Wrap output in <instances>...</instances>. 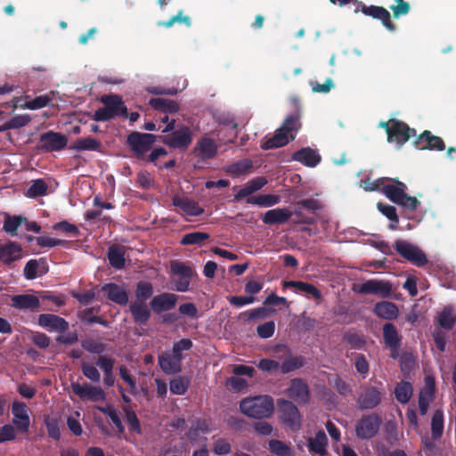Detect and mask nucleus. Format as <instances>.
Segmentation results:
<instances>
[{"instance_id":"62","label":"nucleus","mask_w":456,"mask_h":456,"mask_svg":"<svg viewBox=\"0 0 456 456\" xmlns=\"http://www.w3.org/2000/svg\"><path fill=\"white\" fill-rule=\"evenodd\" d=\"M295 216V218L292 220L294 224H314L315 222V219L313 216L303 213L302 208L296 204L294 211L292 212V216Z\"/></svg>"},{"instance_id":"16","label":"nucleus","mask_w":456,"mask_h":456,"mask_svg":"<svg viewBox=\"0 0 456 456\" xmlns=\"http://www.w3.org/2000/svg\"><path fill=\"white\" fill-rule=\"evenodd\" d=\"M38 325L52 332L64 333L69 328V322L62 317L53 314H41L38 316Z\"/></svg>"},{"instance_id":"31","label":"nucleus","mask_w":456,"mask_h":456,"mask_svg":"<svg viewBox=\"0 0 456 456\" xmlns=\"http://www.w3.org/2000/svg\"><path fill=\"white\" fill-rule=\"evenodd\" d=\"M295 136L293 134L289 135L281 128L275 131V134L262 142L261 148L263 150H271L280 148L287 145L290 141H293Z\"/></svg>"},{"instance_id":"25","label":"nucleus","mask_w":456,"mask_h":456,"mask_svg":"<svg viewBox=\"0 0 456 456\" xmlns=\"http://www.w3.org/2000/svg\"><path fill=\"white\" fill-rule=\"evenodd\" d=\"M11 305L18 310L35 311L40 306L39 298L32 294L14 295L11 297Z\"/></svg>"},{"instance_id":"21","label":"nucleus","mask_w":456,"mask_h":456,"mask_svg":"<svg viewBox=\"0 0 456 456\" xmlns=\"http://www.w3.org/2000/svg\"><path fill=\"white\" fill-rule=\"evenodd\" d=\"M151 311L150 304L148 305L146 302L132 301L129 305L133 321L140 326L147 325L151 316Z\"/></svg>"},{"instance_id":"40","label":"nucleus","mask_w":456,"mask_h":456,"mask_svg":"<svg viewBox=\"0 0 456 456\" xmlns=\"http://www.w3.org/2000/svg\"><path fill=\"white\" fill-rule=\"evenodd\" d=\"M43 265H40L39 261L37 259H30L27 262L23 274L27 280H34L37 276H41L47 272V268L45 266V262H42Z\"/></svg>"},{"instance_id":"23","label":"nucleus","mask_w":456,"mask_h":456,"mask_svg":"<svg viewBox=\"0 0 456 456\" xmlns=\"http://www.w3.org/2000/svg\"><path fill=\"white\" fill-rule=\"evenodd\" d=\"M292 159L306 167H314L321 162L322 157L317 151L304 147L292 154Z\"/></svg>"},{"instance_id":"35","label":"nucleus","mask_w":456,"mask_h":456,"mask_svg":"<svg viewBox=\"0 0 456 456\" xmlns=\"http://www.w3.org/2000/svg\"><path fill=\"white\" fill-rule=\"evenodd\" d=\"M267 183V180L263 177H256L248 182L235 195L234 200L240 201L243 198L249 197L255 191L262 189Z\"/></svg>"},{"instance_id":"1","label":"nucleus","mask_w":456,"mask_h":456,"mask_svg":"<svg viewBox=\"0 0 456 456\" xmlns=\"http://www.w3.org/2000/svg\"><path fill=\"white\" fill-rule=\"evenodd\" d=\"M407 185L395 178L387 182L384 185L383 194L393 203L402 206L403 208L414 211L420 205L419 200L412 196H410L407 191Z\"/></svg>"},{"instance_id":"46","label":"nucleus","mask_w":456,"mask_h":456,"mask_svg":"<svg viewBox=\"0 0 456 456\" xmlns=\"http://www.w3.org/2000/svg\"><path fill=\"white\" fill-rule=\"evenodd\" d=\"M153 286L149 281H139L136 284L135 290H134V296L135 300L134 301H142L146 302L148 299H150L153 295Z\"/></svg>"},{"instance_id":"28","label":"nucleus","mask_w":456,"mask_h":456,"mask_svg":"<svg viewBox=\"0 0 456 456\" xmlns=\"http://www.w3.org/2000/svg\"><path fill=\"white\" fill-rule=\"evenodd\" d=\"M101 102L115 117L127 116V108L119 95H103L101 98Z\"/></svg>"},{"instance_id":"5","label":"nucleus","mask_w":456,"mask_h":456,"mask_svg":"<svg viewBox=\"0 0 456 456\" xmlns=\"http://www.w3.org/2000/svg\"><path fill=\"white\" fill-rule=\"evenodd\" d=\"M160 141L172 149L184 151L192 142V131L185 125H178L175 131L160 136Z\"/></svg>"},{"instance_id":"39","label":"nucleus","mask_w":456,"mask_h":456,"mask_svg":"<svg viewBox=\"0 0 456 456\" xmlns=\"http://www.w3.org/2000/svg\"><path fill=\"white\" fill-rule=\"evenodd\" d=\"M211 430L212 428L210 420L205 418H200L193 422V424L191 425L188 431L187 436L189 439L196 440L199 437L200 433L208 434L211 432Z\"/></svg>"},{"instance_id":"48","label":"nucleus","mask_w":456,"mask_h":456,"mask_svg":"<svg viewBox=\"0 0 456 456\" xmlns=\"http://www.w3.org/2000/svg\"><path fill=\"white\" fill-rule=\"evenodd\" d=\"M304 364L305 358L303 356H289L281 364V372L282 374L289 373L302 368Z\"/></svg>"},{"instance_id":"12","label":"nucleus","mask_w":456,"mask_h":456,"mask_svg":"<svg viewBox=\"0 0 456 456\" xmlns=\"http://www.w3.org/2000/svg\"><path fill=\"white\" fill-rule=\"evenodd\" d=\"M393 286L390 281L372 279L362 283L358 291L364 295H376L382 298H389Z\"/></svg>"},{"instance_id":"27","label":"nucleus","mask_w":456,"mask_h":456,"mask_svg":"<svg viewBox=\"0 0 456 456\" xmlns=\"http://www.w3.org/2000/svg\"><path fill=\"white\" fill-rule=\"evenodd\" d=\"M114 364L115 360L107 355H99L96 361V365L103 371V383L107 387L115 384Z\"/></svg>"},{"instance_id":"51","label":"nucleus","mask_w":456,"mask_h":456,"mask_svg":"<svg viewBox=\"0 0 456 456\" xmlns=\"http://www.w3.org/2000/svg\"><path fill=\"white\" fill-rule=\"evenodd\" d=\"M171 272L173 274L180 275L183 278H193L197 275L192 267L180 261H174L171 263Z\"/></svg>"},{"instance_id":"14","label":"nucleus","mask_w":456,"mask_h":456,"mask_svg":"<svg viewBox=\"0 0 456 456\" xmlns=\"http://www.w3.org/2000/svg\"><path fill=\"white\" fill-rule=\"evenodd\" d=\"M28 407L23 402L15 401L12 404V413L13 415V427L20 433L28 432L30 426V418L28 415Z\"/></svg>"},{"instance_id":"64","label":"nucleus","mask_w":456,"mask_h":456,"mask_svg":"<svg viewBox=\"0 0 456 456\" xmlns=\"http://www.w3.org/2000/svg\"><path fill=\"white\" fill-rule=\"evenodd\" d=\"M212 452L216 455H227L232 452V445L225 438L216 439L212 447Z\"/></svg>"},{"instance_id":"38","label":"nucleus","mask_w":456,"mask_h":456,"mask_svg":"<svg viewBox=\"0 0 456 456\" xmlns=\"http://www.w3.org/2000/svg\"><path fill=\"white\" fill-rule=\"evenodd\" d=\"M275 309L268 308L265 306L257 307L255 309H251L240 314V316L246 322H251L256 320H264L275 313Z\"/></svg>"},{"instance_id":"60","label":"nucleus","mask_w":456,"mask_h":456,"mask_svg":"<svg viewBox=\"0 0 456 456\" xmlns=\"http://www.w3.org/2000/svg\"><path fill=\"white\" fill-rule=\"evenodd\" d=\"M82 347L91 354H97L99 355H102V353L106 351V344L102 342H97L94 339H86L82 341L81 343Z\"/></svg>"},{"instance_id":"6","label":"nucleus","mask_w":456,"mask_h":456,"mask_svg":"<svg viewBox=\"0 0 456 456\" xmlns=\"http://www.w3.org/2000/svg\"><path fill=\"white\" fill-rule=\"evenodd\" d=\"M394 248L402 257L418 267H422L428 262L426 254L419 247L406 240H395Z\"/></svg>"},{"instance_id":"3","label":"nucleus","mask_w":456,"mask_h":456,"mask_svg":"<svg viewBox=\"0 0 456 456\" xmlns=\"http://www.w3.org/2000/svg\"><path fill=\"white\" fill-rule=\"evenodd\" d=\"M385 395L382 384L379 387L364 384L360 387L356 403L361 410H372L380 404Z\"/></svg>"},{"instance_id":"63","label":"nucleus","mask_w":456,"mask_h":456,"mask_svg":"<svg viewBox=\"0 0 456 456\" xmlns=\"http://www.w3.org/2000/svg\"><path fill=\"white\" fill-rule=\"evenodd\" d=\"M81 370L83 375L94 383H99L101 380V373L98 369L93 364L83 362L81 364Z\"/></svg>"},{"instance_id":"10","label":"nucleus","mask_w":456,"mask_h":456,"mask_svg":"<svg viewBox=\"0 0 456 456\" xmlns=\"http://www.w3.org/2000/svg\"><path fill=\"white\" fill-rule=\"evenodd\" d=\"M70 387L72 392L82 400L96 403L103 402L106 399V393L100 386H93L88 383L81 385L78 382H72Z\"/></svg>"},{"instance_id":"24","label":"nucleus","mask_w":456,"mask_h":456,"mask_svg":"<svg viewBox=\"0 0 456 456\" xmlns=\"http://www.w3.org/2000/svg\"><path fill=\"white\" fill-rule=\"evenodd\" d=\"M101 290L106 294L109 300L120 305H126L128 303V294L125 289L116 283H106Z\"/></svg>"},{"instance_id":"13","label":"nucleus","mask_w":456,"mask_h":456,"mask_svg":"<svg viewBox=\"0 0 456 456\" xmlns=\"http://www.w3.org/2000/svg\"><path fill=\"white\" fill-rule=\"evenodd\" d=\"M383 340L390 350V357L396 359L399 356V350L402 345V336L392 322H386L382 328Z\"/></svg>"},{"instance_id":"44","label":"nucleus","mask_w":456,"mask_h":456,"mask_svg":"<svg viewBox=\"0 0 456 456\" xmlns=\"http://www.w3.org/2000/svg\"><path fill=\"white\" fill-rule=\"evenodd\" d=\"M444 412L442 410H436L431 419V434L434 440L441 438L444 433Z\"/></svg>"},{"instance_id":"22","label":"nucleus","mask_w":456,"mask_h":456,"mask_svg":"<svg viewBox=\"0 0 456 456\" xmlns=\"http://www.w3.org/2000/svg\"><path fill=\"white\" fill-rule=\"evenodd\" d=\"M362 12L366 15L382 21V24L390 31L395 29V25L391 21L390 12L384 7L377 5L367 6L362 4Z\"/></svg>"},{"instance_id":"32","label":"nucleus","mask_w":456,"mask_h":456,"mask_svg":"<svg viewBox=\"0 0 456 456\" xmlns=\"http://www.w3.org/2000/svg\"><path fill=\"white\" fill-rule=\"evenodd\" d=\"M126 251L123 246L113 244L108 248L107 257L110 265L117 269L121 270L126 265L125 258Z\"/></svg>"},{"instance_id":"47","label":"nucleus","mask_w":456,"mask_h":456,"mask_svg":"<svg viewBox=\"0 0 456 456\" xmlns=\"http://www.w3.org/2000/svg\"><path fill=\"white\" fill-rule=\"evenodd\" d=\"M210 235L208 232H194L186 233L183 236L180 243L185 245H202L206 240H209Z\"/></svg>"},{"instance_id":"8","label":"nucleus","mask_w":456,"mask_h":456,"mask_svg":"<svg viewBox=\"0 0 456 456\" xmlns=\"http://www.w3.org/2000/svg\"><path fill=\"white\" fill-rule=\"evenodd\" d=\"M380 425L381 419L378 414L363 415L355 426L356 436L362 440L371 439L378 434Z\"/></svg>"},{"instance_id":"49","label":"nucleus","mask_w":456,"mask_h":456,"mask_svg":"<svg viewBox=\"0 0 456 456\" xmlns=\"http://www.w3.org/2000/svg\"><path fill=\"white\" fill-rule=\"evenodd\" d=\"M301 127L300 114L298 111L289 115L280 127L289 135L292 132H297Z\"/></svg>"},{"instance_id":"36","label":"nucleus","mask_w":456,"mask_h":456,"mask_svg":"<svg viewBox=\"0 0 456 456\" xmlns=\"http://www.w3.org/2000/svg\"><path fill=\"white\" fill-rule=\"evenodd\" d=\"M160 369L166 374H175L182 370V362H177L174 354H164L158 359Z\"/></svg>"},{"instance_id":"42","label":"nucleus","mask_w":456,"mask_h":456,"mask_svg":"<svg viewBox=\"0 0 456 456\" xmlns=\"http://www.w3.org/2000/svg\"><path fill=\"white\" fill-rule=\"evenodd\" d=\"M102 148V143L100 141L93 138V137H86L77 139L75 143L70 146L71 150H76L77 151H100Z\"/></svg>"},{"instance_id":"43","label":"nucleus","mask_w":456,"mask_h":456,"mask_svg":"<svg viewBox=\"0 0 456 456\" xmlns=\"http://www.w3.org/2000/svg\"><path fill=\"white\" fill-rule=\"evenodd\" d=\"M281 198L274 194L256 195L247 198L248 204L257 205L260 207H272L280 202Z\"/></svg>"},{"instance_id":"18","label":"nucleus","mask_w":456,"mask_h":456,"mask_svg":"<svg viewBox=\"0 0 456 456\" xmlns=\"http://www.w3.org/2000/svg\"><path fill=\"white\" fill-rule=\"evenodd\" d=\"M414 144L420 150L441 151L445 149V144L443 139L439 136L433 135L428 130H425L420 134L414 141Z\"/></svg>"},{"instance_id":"15","label":"nucleus","mask_w":456,"mask_h":456,"mask_svg":"<svg viewBox=\"0 0 456 456\" xmlns=\"http://www.w3.org/2000/svg\"><path fill=\"white\" fill-rule=\"evenodd\" d=\"M178 298L179 297L176 294L164 292L151 298L150 307L154 314H160L175 308Z\"/></svg>"},{"instance_id":"17","label":"nucleus","mask_w":456,"mask_h":456,"mask_svg":"<svg viewBox=\"0 0 456 456\" xmlns=\"http://www.w3.org/2000/svg\"><path fill=\"white\" fill-rule=\"evenodd\" d=\"M172 204L179 208L183 216H199L204 213V208L198 202L185 196L175 194L172 197Z\"/></svg>"},{"instance_id":"2","label":"nucleus","mask_w":456,"mask_h":456,"mask_svg":"<svg viewBox=\"0 0 456 456\" xmlns=\"http://www.w3.org/2000/svg\"><path fill=\"white\" fill-rule=\"evenodd\" d=\"M240 409L248 417L260 419L267 418L272 414L273 401L268 395L245 398L241 400Z\"/></svg>"},{"instance_id":"50","label":"nucleus","mask_w":456,"mask_h":456,"mask_svg":"<svg viewBox=\"0 0 456 456\" xmlns=\"http://www.w3.org/2000/svg\"><path fill=\"white\" fill-rule=\"evenodd\" d=\"M170 391L174 395H184L190 386V380L188 378L183 376L176 377L170 380Z\"/></svg>"},{"instance_id":"56","label":"nucleus","mask_w":456,"mask_h":456,"mask_svg":"<svg viewBox=\"0 0 456 456\" xmlns=\"http://www.w3.org/2000/svg\"><path fill=\"white\" fill-rule=\"evenodd\" d=\"M175 22L183 23L187 27H191V18L188 15H183V11L180 10L176 15L171 17L169 20L159 21L158 26L171 28Z\"/></svg>"},{"instance_id":"53","label":"nucleus","mask_w":456,"mask_h":456,"mask_svg":"<svg viewBox=\"0 0 456 456\" xmlns=\"http://www.w3.org/2000/svg\"><path fill=\"white\" fill-rule=\"evenodd\" d=\"M437 322L441 328L451 330L456 322V317L452 315V310L450 308L445 307L438 314Z\"/></svg>"},{"instance_id":"52","label":"nucleus","mask_w":456,"mask_h":456,"mask_svg":"<svg viewBox=\"0 0 456 456\" xmlns=\"http://www.w3.org/2000/svg\"><path fill=\"white\" fill-rule=\"evenodd\" d=\"M192 346L193 343L190 338H182L174 343L172 354L175 355V359L177 360V362H182L183 359V351L191 350Z\"/></svg>"},{"instance_id":"11","label":"nucleus","mask_w":456,"mask_h":456,"mask_svg":"<svg viewBox=\"0 0 456 456\" xmlns=\"http://www.w3.org/2000/svg\"><path fill=\"white\" fill-rule=\"evenodd\" d=\"M416 136V130L411 128L405 122L392 118V126L387 134V142H395L402 147L411 137Z\"/></svg>"},{"instance_id":"61","label":"nucleus","mask_w":456,"mask_h":456,"mask_svg":"<svg viewBox=\"0 0 456 456\" xmlns=\"http://www.w3.org/2000/svg\"><path fill=\"white\" fill-rule=\"evenodd\" d=\"M124 411L126 414V419L129 426V430L139 435L142 434L140 420L137 418L136 413L129 408H125Z\"/></svg>"},{"instance_id":"19","label":"nucleus","mask_w":456,"mask_h":456,"mask_svg":"<svg viewBox=\"0 0 456 456\" xmlns=\"http://www.w3.org/2000/svg\"><path fill=\"white\" fill-rule=\"evenodd\" d=\"M287 395L297 403H306L309 401L310 394L307 384L301 379H293L289 387L286 390Z\"/></svg>"},{"instance_id":"45","label":"nucleus","mask_w":456,"mask_h":456,"mask_svg":"<svg viewBox=\"0 0 456 456\" xmlns=\"http://www.w3.org/2000/svg\"><path fill=\"white\" fill-rule=\"evenodd\" d=\"M413 393L412 386L408 381H402L399 383L395 390L396 400L401 403H407Z\"/></svg>"},{"instance_id":"33","label":"nucleus","mask_w":456,"mask_h":456,"mask_svg":"<svg viewBox=\"0 0 456 456\" xmlns=\"http://www.w3.org/2000/svg\"><path fill=\"white\" fill-rule=\"evenodd\" d=\"M282 287L284 289H296L300 292H305L312 296L316 300L322 298V292L314 285L301 281H284Z\"/></svg>"},{"instance_id":"37","label":"nucleus","mask_w":456,"mask_h":456,"mask_svg":"<svg viewBox=\"0 0 456 456\" xmlns=\"http://www.w3.org/2000/svg\"><path fill=\"white\" fill-rule=\"evenodd\" d=\"M328 438L323 430H319L314 438L308 440V449L310 452L324 456L326 454V446Z\"/></svg>"},{"instance_id":"34","label":"nucleus","mask_w":456,"mask_h":456,"mask_svg":"<svg viewBox=\"0 0 456 456\" xmlns=\"http://www.w3.org/2000/svg\"><path fill=\"white\" fill-rule=\"evenodd\" d=\"M149 104L156 110L163 112L164 114H175L180 110L177 102L165 98H151Z\"/></svg>"},{"instance_id":"41","label":"nucleus","mask_w":456,"mask_h":456,"mask_svg":"<svg viewBox=\"0 0 456 456\" xmlns=\"http://www.w3.org/2000/svg\"><path fill=\"white\" fill-rule=\"evenodd\" d=\"M24 222H27V217L25 216L5 214L3 230L8 234L15 236L17 235L19 226H20Z\"/></svg>"},{"instance_id":"59","label":"nucleus","mask_w":456,"mask_h":456,"mask_svg":"<svg viewBox=\"0 0 456 456\" xmlns=\"http://www.w3.org/2000/svg\"><path fill=\"white\" fill-rule=\"evenodd\" d=\"M37 244L41 248H54L57 246H61L67 248L69 246V241L65 240L53 239L46 236H40L36 238Z\"/></svg>"},{"instance_id":"7","label":"nucleus","mask_w":456,"mask_h":456,"mask_svg":"<svg viewBox=\"0 0 456 456\" xmlns=\"http://www.w3.org/2000/svg\"><path fill=\"white\" fill-rule=\"evenodd\" d=\"M277 406L282 423L292 431L299 430L301 428V414L297 407L292 402L285 399H279Z\"/></svg>"},{"instance_id":"20","label":"nucleus","mask_w":456,"mask_h":456,"mask_svg":"<svg viewBox=\"0 0 456 456\" xmlns=\"http://www.w3.org/2000/svg\"><path fill=\"white\" fill-rule=\"evenodd\" d=\"M22 258V247L16 241H8L0 245V261L10 266Z\"/></svg>"},{"instance_id":"4","label":"nucleus","mask_w":456,"mask_h":456,"mask_svg":"<svg viewBox=\"0 0 456 456\" xmlns=\"http://www.w3.org/2000/svg\"><path fill=\"white\" fill-rule=\"evenodd\" d=\"M157 136L153 134L132 132L127 136V144L138 160H144L146 153L151 150Z\"/></svg>"},{"instance_id":"54","label":"nucleus","mask_w":456,"mask_h":456,"mask_svg":"<svg viewBox=\"0 0 456 456\" xmlns=\"http://www.w3.org/2000/svg\"><path fill=\"white\" fill-rule=\"evenodd\" d=\"M391 178L389 177H380L376 180L366 178L362 180V187L368 191H379L383 193L384 185H386L387 182H389Z\"/></svg>"},{"instance_id":"58","label":"nucleus","mask_w":456,"mask_h":456,"mask_svg":"<svg viewBox=\"0 0 456 456\" xmlns=\"http://www.w3.org/2000/svg\"><path fill=\"white\" fill-rule=\"evenodd\" d=\"M253 167L252 161L247 159H241L236 163H233L228 167V172L234 175H240L248 173Z\"/></svg>"},{"instance_id":"9","label":"nucleus","mask_w":456,"mask_h":456,"mask_svg":"<svg viewBox=\"0 0 456 456\" xmlns=\"http://www.w3.org/2000/svg\"><path fill=\"white\" fill-rule=\"evenodd\" d=\"M67 143V135L51 130L40 134L37 150L43 152L60 151L66 148Z\"/></svg>"},{"instance_id":"30","label":"nucleus","mask_w":456,"mask_h":456,"mask_svg":"<svg viewBox=\"0 0 456 456\" xmlns=\"http://www.w3.org/2000/svg\"><path fill=\"white\" fill-rule=\"evenodd\" d=\"M292 216V212L286 208H273L266 211L262 217V221L265 224H284Z\"/></svg>"},{"instance_id":"55","label":"nucleus","mask_w":456,"mask_h":456,"mask_svg":"<svg viewBox=\"0 0 456 456\" xmlns=\"http://www.w3.org/2000/svg\"><path fill=\"white\" fill-rule=\"evenodd\" d=\"M270 451L277 456H292L291 448L281 440L269 441Z\"/></svg>"},{"instance_id":"29","label":"nucleus","mask_w":456,"mask_h":456,"mask_svg":"<svg viewBox=\"0 0 456 456\" xmlns=\"http://www.w3.org/2000/svg\"><path fill=\"white\" fill-rule=\"evenodd\" d=\"M373 313L384 320H395L399 315V310L395 303L381 301L375 304Z\"/></svg>"},{"instance_id":"57","label":"nucleus","mask_w":456,"mask_h":456,"mask_svg":"<svg viewBox=\"0 0 456 456\" xmlns=\"http://www.w3.org/2000/svg\"><path fill=\"white\" fill-rule=\"evenodd\" d=\"M46 192L47 185L45 182L42 179H37L33 181L32 184L28 187L27 196L29 198H37L45 195Z\"/></svg>"},{"instance_id":"26","label":"nucleus","mask_w":456,"mask_h":456,"mask_svg":"<svg viewBox=\"0 0 456 456\" xmlns=\"http://www.w3.org/2000/svg\"><path fill=\"white\" fill-rule=\"evenodd\" d=\"M194 151L202 160L214 159L217 153L216 142L209 137H202L196 143Z\"/></svg>"}]
</instances>
